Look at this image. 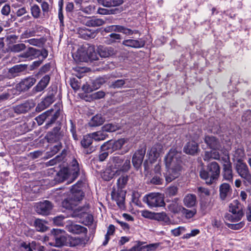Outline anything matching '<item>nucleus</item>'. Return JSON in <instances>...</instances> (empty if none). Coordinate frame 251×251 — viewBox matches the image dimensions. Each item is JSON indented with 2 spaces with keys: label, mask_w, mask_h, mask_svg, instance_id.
I'll return each mask as SVG.
<instances>
[{
  "label": "nucleus",
  "mask_w": 251,
  "mask_h": 251,
  "mask_svg": "<svg viewBox=\"0 0 251 251\" xmlns=\"http://www.w3.org/2000/svg\"><path fill=\"white\" fill-rule=\"evenodd\" d=\"M83 197V192L78 188L77 185H74L71 189V193L69 197L62 201V206L67 209L74 211L72 214V217H82L83 214L86 213L88 210V205L76 207L78 205L79 201L82 200Z\"/></svg>",
  "instance_id": "nucleus-1"
},
{
  "label": "nucleus",
  "mask_w": 251,
  "mask_h": 251,
  "mask_svg": "<svg viewBox=\"0 0 251 251\" xmlns=\"http://www.w3.org/2000/svg\"><path fill=\"white\" fill-rule=\"evenodd\" d=\"M165 161L167 170L164 176L166 182L170 183L180 176L181 161L177 157L176 149H172L165 157Z\"/></svg>",
  "instance_id": "nucleus-2"
},
{
  "label": "nucleus",
  "mask_w": 251,
  "mask_h": 251,
  "mask_svg": "<svg viewBox=\"0 0 251 251\" xmlns=\"http://www.w3.org/2000/svg\"><path fill=\"white\" fill-rule=\"evenodd\" d=\"M220 174V166L216 162L213 161L207 165L206 170L203 169L200 171V176L207 184L210 185L218 179Z\"/></svg>",
  "instance_id": "nucleus-3"
},
{
  "label": "nucleus",
  "mask_w": 251,
  "mask_h": 251,
  "mask_svg": "<svg viewBox=\"0 0 251 251\" xmlns=\"http://www.w3.org/2000/svg\"><path fill=\"white\" fill-rule=\"evenodd\" d=\"M243 207V205L238 201H234L229 206V211L232 214H226L225 216V218L233 223L240 221L244 215Z\"/></svg>",
  "instance_id": "nucleus-4"
},
{
  "label": "nucleus",
  "mask_w": 251,
  "mask_h": 251,
  "mask_svg": "<svg viewBox=\"0 0 251 251\" xmlns=\"http://www.w3.org/2000/svg\"><path fill=\"white\" fill-rule=\"evenodd\" d=\"M223 156L221 157V162L223 164L224 178L232 182L233 174L231 163L230 161L228 152L226 150H223Z\"/></svg>",
  "instance_id": "nucleus-5"
},
{
  "label": "nucleus",
  "mask_w": 251,
  "mask_h": 251,
  "mask_svg": "<svg viewBox=\"0 0 251 251\" xmlns=\"http://www.w3.org/2000/svg\"><path fill=\"white\" fill-rule=\"evenodd\" d=\"M143 201L151 208L161 207L165 204L163 197L159 193H152L146 195Z\"/></svg>",
  "instance_id": "nucleus-6"
},
{
  "label": "nucleus",
  "mask_w": 251,
  "mask_h": 251,
  "mask_svg": "<svg viewBox=\"0 0 251 251\" xmlns=\"http://www.w3.org/2000/svg\"><path fill=\"white\" fill-rule=\"evenodd\" d=\"M236 165V170L238 175L244 179L245 185L251 184V174L248 166L243 162L241 159H238Z\"/></svg>",
  "instance_id": "nucleus-7"
},
{
  "label": "nucleus",
  "mask_w": 251,
  "mask_h": 251,
  "mask_svg": "<svg viewBox=\"0 0 251 251\" xmlns=\"http://www.w3.org/2000/svg\"><path fill=\"white\" fill-rule=\"evenodd\" d=\"M48 55V51L45 49L40 50L32 47H29L25 52L21 54L19 56L22 58L33 59L42 56L43 60L46 58Z\"/></svg>",
  "instance_id": "nucleus-8"
},
{
  "label": "nucleus",
  "mask_w": 251,
  "mask_h": 251,
  "mask_svg": "<svg viewBox=\"0 0 251 251\" xmlns=\"http://www.w3.org/2000/svg\"><path fill=\"white\" fill-rule=\"evenodd\" d=\"M65 231L60 229H56L54 231L53 235V242L49 244L50 246L56 247H61L68 245V238L67 235L64 234Z\"/></svg>",
  "instance_id": "nucleus-9"
},
{
  "label": "nucleus",
  "mask_w": 251,
  "mask_h": 251,
  "mask_svg": "<svg viewBox=\"0 0 251 251\" xmlns=\"http://www.w3.org/2000/svg\"><path fill=\"white\" fill-rule=\"evenodd\" d=\"M126 142L127 140L124 138H121L116 141H109L102 145L100 148L102 151L108 150L113 152L121 149Z\"/></svg>",
  "instance_id": "nucleus-10"
},
{
  "label": "nucleus",
  "mask_w": 251,
  "mask_h": 251,
  "mask_svg": "<svg viewBox=\"0 0 251 251\" xmlns=\"http://www.w3.org/2000/svg\"><path fill=\"white\" fill-rule=\"evenodd\" d=\"M65 229L68 232L76 234H86L87 229L79 225L75 224L71 221H68L65 224Z\"/></svg>",
  "instance_id": "nucleus-11"
},
{
  "label": "nucleus",
  "mask_w": 251,
  "mask_h": 251,
  "mask_svg": "<svg viewBox=\"0 0 251 251\" xmlns=\"http://www.w3.org/2000/svg\"><path fill=\"white\" fill-rule=\"evenodd\" d=\"M146 151V148H143L138 150L133 154L132 158V162L134 167L138 169L142 162Z\"/></svg>",
  "instance_id": "nucleus-12"
},
{
  "label": "nucleus",
  "mask_w": 251,
  "mask_h": 251,
  "mask_svg": "<svg viewBox=\"0 0 251 251\" xmlns=\"http://www.w3.org/2000/svg\"><path fill=\"white\" fill-rule=\"evenodd\" d=\"M93 137L91 134L84 135L81 141V145L85 149L84 153L90 154L96 150V147L91 146L93 142Z\"/></svg>",
  "instance_id": "nucleus-13"
},
{
  "label": "nucleus",
  "mask_w": 251,
  "mask_h": 251,
  "mask_svg": "<svg viewBox=\"0 0 251 251\" xmlns=\"http://www.w3.org/2000/svg\"><path fill=\"white\" fill-rule=\"evenodd\" d=\"M77 53L80 57H88L94 59L93 56L95 55L94 46L88 44H83L81 48L78 49Z\"/></svg>",
  "instance_id": "nucleus-14"
},
{
  "label": "nucleus",
  "mask_w": 251,
  "mask_h": 251,
  "mask_svg": "<svg viewBox=\"0 0 251 251\" xmlns=\"http://www.w3.org/2000/svg\"><path fill=\"white\" fill-rule=\"evenodd\" d=\"M52 205L49 201H44L38 202L35 205L36 211L39 214L47 215L51 210Z\"/></svg>",
  "instance_id": "nucleus-15"
},
{
  "label": "nucleus",
  "mask_w": 251,
  "mask_h": 251,
  "mask_svg": "<svg viewBox=\"0 0 251 251\" xmlns=\"http://www.w3.org/2000/svg\"><path fill=\"white\" fill-rule=\"evenodd\" d=\"M204 142L209 147V148L213 150H219L223 153V150L225 149H222V146L220 141L218 139L213 136H206L204 138Z\"/></svg>",
  "instance_id": "nucleus-16"
},
{
  "label": "nucleus",
  "mask_w": 251,
  "mask_h": 251,
  "mask_svg": "<svg viewBox=\"0 0 251 251\" xmlns=\"http://www.w3.org/2000/svg\"><path fill=\"white\" fill-rule=\"evenodd\" d=\"M36 79L34 77H28L22 80L16 86L19 91H25L31 87L36 82Z\"/></svg>",
  "instance_id": "nucleus-17"
},
{
  "label": "nucleus",
  "mask_w": 251,
  "mask_h": 251,
  "mask_svg": "<svg viewBox=\"0 0 251 251\" xmlns=\"http://www.w3.org/2000/svg\"><path fill=\"white\" fill-rule=\"evenodd\" d=\"M126 193V191L120 189H118L117 192L114 189L111 193L112 199L116 201L117 204L121 208L124 206Z\"/></svg>",
  "instance_id": "nucleus-18"
},
{
  "label": "nucleus",
  "mask_w": 251,
  "mask_h": 251,
  "mask_svg": "<svg viewBox=\"0 0 251 251\" xmlns=\"http://www.w3.org/2000/svg\"><path fill=\"white\" fill-rule=\"evenodd\" d=\"M122 44L126 47L138 49L144 47L145 41L141 38L137 40L126 39L123 41Z\"/></svg>",
  "instance_id": "nucleus-19"
},
{
  "label": "nucleus",
  "mask_w": 251,
  "mask_h": 251,
  "mask_svg": "<svg viewBox=\"0 0 251 251\" xmlns=\"http://www.w3.org/2000/svg\"><path fill=\"white\" fill-rule=\"evenodd\" d=\"M59 130V127H55L53 128L52 131L48 132L46 136L47 141L49 143H54L60 140L62 135Z\"/></svg>",
  "instance_id": "nucleus-20"
},
{
  "label": "nucleus",
  "mask_w": 251,
  "mask_h": 251,
  "mask_svg": "<svg viewBox=\"0 0 251 251\" xmlns=\"http://www.w3.org/2000/svg\"><path fill=\"white\" fill-rule=\"evenodd\" d=\"M220 197L221 199L224 201L226 198L230 195L232 189L230 185L226 183H223L220 185L219 187Z\"/></svg>",
  "instance_id": "nucleus-21"
},
{
  "label": "nucleus",
  "mask_w": 251,
  "mask_h": 251,
  "mask_svg": "<svg viewBox=\"0 0 251 251\" xmlns=\"http://www.w3.org/2000/svg\"><path fill=\"white\" fill-rule=\"evenodd\" d=\"M50 80V77L49 75H45L33 88L34 93H37L43 91L48 85Z\"/></svg>",
  "instance_id": "nucleus-22"
},
{
  "label": "nucleus",
  "mask_w": 251,
  "mask_h": 251,
  "mask_svg": "<svg viewBox=\"0 0 251 251\" xmlns=\"http://www.w3.org/2000/svg\"><path fill=\"white\" fill-rule=\"evenodd\" d=\"M98 52L101 57H108L115 54V50L111 47H106L100 46L98 48Z\"/></svg>",
  "instance_id": "nucleus-23"
},
{
  "label": "nucleus",
  "mask_w": 251,
  "mask_h": 251,
  "mask_svg": "<svg viewBox=\"0 0 251 251\" xmlns=\"http://www.w3.org/2000/svg\"><path fill=\"white\" fill-rule=\"evenodd\" d=\"M217 150H211L210 151H205L203 155V159L205 161H209L211 159L218 160L221 161V157L223 156V153L220 155L219 152Z\"/></svg>",
  "instance_id": "nucleus-24"
},
{
  "label": "nucleus",
  "mask_w": 251,
  "mask_h": 251,
  "mask_svg": "<svg viewBox=\"0 0 251 251\" xmlns=\"http://www.w3.org/2000/svg\"><path fill=\"white\" fill-rule=\"evenodd\" d=\"M197 197L195 194H188L183 200L184 205L188 208H192L197 204Z\"/></svg>",
  "instance_id": "nucleus-25"
},
{
  "label": "nucleus",
  "mask_w": 251,
  "mask_h": 251,
  "mask_svg": "<svg viewBox=\"0 0 251 251\" xmlns=\"http://www.w3.org/2000/svg\"><path fill=\"white\" fill-rule=\"evenodd\" d=\"M105 43L109 45L120 43L122 39L121 34L112 33L105 38Z\"/></svg>",
  "instance_id": "nucleus-26"
},
{
  "label": "nucleus",
  "mask_w": 251,
  "mask_h": 251,
  "mask_svg": "<svg viewBox=\"0 0 251 251\" xmlns=\"http://www.w3.org/2000/svg\"><path fill=\"white\" fill-rule=\"evenodd\" d=\"M183 150L186 153L194 155L198 150V145L195 141H190L184 146Z\"/></svg>",
  "instance_id": "nucleus-27"
},
{
  "label": "nucleus",
  "mask_w": 251,
  "mask_h": 251,
  "mask_svg": "<svg viewBox=\"0 0 251 251\" xmlns=\"http://www.w3.org/2000/svg\"><path fill=\"white\" fill-rule=\"evenodd\" d=\"M105 119L101 114H97L93 116L88 123L90 127H96L100 126L104 122Z\"/></svg>",
  "instance_id": "nucleus-28"
},
{
  "label": "nucleus",
  "mask_w": 251,
  "mask_h": 251,
  "mask_svg": "<svg viewBox=\"0 0 251 251\" xmlns=\"http://www.w3.org/2000/svg\"><path fill=\"white\" fill-rule=\"evenodd\" d=\"M129 176L127 174L122 175L117 181V186L118 189L123 190L126 186L129 180Z\"/></svg>",
  "instance_id": "nucleus-29"
},
{
  "label": "nucleus",
  "mask_w": 251,
  "mask_h": 251,
  "mask_svg": "<svg viewBox=\"0 0 251 251\" xmlns=\"http://www.w3.org/2000/svg\"><path fill=\"white\" fill-rule=\"evenodd\" d=\"M27 65L25 64H19L16 65L9 69L8 72L12 75V76H16L18 75L19 73L25 71L27 68Z\"/></svg>",
  "instance_id": "nucleus-30"
},
{
  "label": "nucleus",
  "mask_w": 251,
  "mask_h": 251,
  "mask_svg": "<svg viewBox=\"0 0 251 251\" xmlns=\"http://www.w3.org/2000/svg\"><path fill=\"white\" fill-rule=\"evenodd\" d=\"M162 147L160 144L154 145L149 151V155L153 159L157 158L162 151Z\"/></svg>",
  "instance_id": "nucleus-31"
},
{
  "label": "nucleus",
  "mask_w": 251,
  "mask_h": 251,
  "mask_svg": "<svg viewBox=\"0 0 251 251\" xmlns=\"http://www.w3.org/2000/svg\"><path fill=\"white\" fill-rule=\"evenodd\" d=\"M99 3L105 7L119 6L123 3V0H98Z\"/></svg>",
  "instance_id": "nucleus-32"
},
{
  "label": "nucleus",
  "mask_w": 251,
  "mask_h": 251,
  "mask_svg": "<svg viewBox=\"0 0 251 251\" xmlns=\"http://www.w3.org/2000/svg\"><path fill=\"white\" fill-rule=\"evenodd\" d=\"M120 170H114L112 169H107L103 172L102 178L106 181H109L112 179L115 175H119Z\"/></svg>",
  "instance_id": "nucleus-33"
},
{
  "label": "nucleus",
  "mask_w": 251,
  "mask_h": 251,
  "mask_svg": "<svg viewBox=\"0 0 251 251\" xmlns=\"http://www.w3.org/2000/svg\"><path fill=\"white\" fill-rule=\"evenodd\" d=\"M178 199L176 198L167 205L169 211L174 213H178L181 210V207L177 203Z\"/></svg>",
  "instance_id": "nucleus-34"
},
{
  "label": "nucleus",
  "mask_w": 251,
  "mask_h": 251,
  "mask_svg": "<svg viewBox=\"0 0 251 251\" xmlns=\"http://www.w3.org/2000/svg\"><path fill=\"white\" fill-rule=\"evenodd\" d=\"M153 219L158 221H162L166 225H170L171 224L170 218L165 212L154 213Z\"/></svg>",
  "instance_id": "nucleus-35"
},
{
  "label": "nucleus",
  "mask_w": 251,
  "mask_h": 251,
  "mask_svg": "<svg viewBox=\"0 0 251 251\" xmlns=\"http://www.w3.org/2000/svg\"><path fill=\"white\" fill-rule=\"evenodd\" d=\"M110 161L113 169L119 170L124 162V158L118 156H113L110 158Z\"/></svg>",
  "instance_id": "nucleus-36"
},
{
  "label": "nucleus",
  "mask_w": 251,
  "mask_h": 251,
  "mask_svg": "<svg viewBox=\"0 0 251 251\" xmlns=\"http://www.w3.org/2000/svg\"><path fill=\"white\" fill-rule=\"evenodd\" d=\"M46 223L40 219H37L35 220L34 226L37 231L39 232H45L48 230V227L46 226Z\"/></svg>",
  "instance_id": "nucleus-37"
},
{
  "label": "nucleus",
  "mask_w": 251,
  "mask_h": 251,
  "mask_svg": "<svg viewBox=\"0 0 251 251\" xmlns=\"http://www.w3.org/2000/svg\"><path fill=\"white\" fill-rule=\"evenodd\" d=\"M54 101L53 96H49L47 97L42 101H41L37 106V108L43 110L48 107Z\"/></svg>",
  "instance_id": "nucleus-38"
},
{
  "label": "nucleus",
  "mask_w": 251,
  "mask_h": 251,
  "mask_svg": "<svg viewBox=\"0 0 251 251\" xmlns=\"http://www.w3.org/2000/svg\"><path fill=\"white\" fill-rule=\"evenodd\" d=\"M103 82V79H100L96 80L95 83H97L98 84V85L96 86V87L92 88V86H91L90 85H89L88 83H86L83 85L82 87V90L86 93H89L92 92L93 90L97 89L100 87V85H101Z\"/></svg>",
  "instance_id": "nucleus-39"
},
{
  "label": "nucleus",
  "mask_w": 251,
  "mask_h": 251,
  "mask_svg": "<svg viewBox=\"0 0 251 251\" xmlns=\"http://www.w3.org/2000/svg\"><path fill=\"white\" fill-rule=\"evenodd\" d=\"M104 22L101 19L93 18L87 20L85 25L87 26H99L102 25Z\"/></svg>",
  "instance_id": "nucleus-40"
},
{
  "label": "nucleus",
  "mask_w": 251,
  "mask_h": 251,
  "mask_svg": "<svg viewBox=\"0 0 251 251\" xmlns=\"http://www.w3.org/2000/svg\"><path fill=\"white\" fill-rule=\"evenodd\" d=\"M93 139L96 141H100L105 140L108 135L102 129L101 130L91 133Z\"/></svg>",
  "instance_id": "nucleus-41"
},
{
  "label": "nucleus",
  "mask_w": 251,
  "mask_h": 251,
  "mask_svg": "<svg viewBox=\"0 0 251 251\" xmlns=\"http://www.w3.org/2000/svg\"><path fill=\"white\" fill-rule=\"evenodd\" d=\"M69 171L68 168H64L61 169L57 173L58 180L63 181L69 177Z\"/></svg>",
  "instance_id": "nucleus-42"
},
{
  "label": "nucleus",
  "mask_w": 251,
  "mask_h": 251,
  "mask_svg": "<svg viewBox=\"0 0 251 251\" xmlns=\"http://www.w3.org/2000/svg\"><path fill=\"white\" fill-rule=\"evenodd\" d=\"M181 212L186 219H190L196 214L197 210L195 208L188 209L185 207H182Z\"/></svg>",
  "instance_id": "nucleus-43"
},
{
  "label": "nucleus",
  "mask_w": 251,
  "mask_h": 251,
  "mask_svg": "<svg viewBox=\"0 0 251 251\" xmlns=\"http://www.w3.org/2000/svg\"><path fill=\"white\" fill-rule=\"evenodd\" d=\"M102 129L104 132H112L119 129V126L116 124H107L102 127Z\"/></svg>",
  "instance_id": "nucleus-44"
},
{
  "label": "nucleus",
  "mask_w": 251,
  "mask_h": 251,
  "mask_svg": "<svg viewBox=\"0 0 251 251\" xmlns=\"http://www.w3.org/2000/svg\"><path fill=\"white\" fill-rule=\"evenodd\" d=\"M36 246V243L35 242H32L29 244L23 242L20 245L21 250V251H33L32 249H35Z\"/></svg>",
  "instance_id": "nucleus-45"
},
{
  "label": "nucleus",
  "mask_w": 251,
  "mask_h": 251,
  "mask_svg": "<svg viewBox=\"0 0 251 251\" xmlns=\"http://www.w3.org/2000/svg\"><path fill=\"white\" fill-rule=\"evenodd\" d=\"M30 12L32 17L35 19L39 18L41 14L40 8L37 4H33L31 6Z\"/></svg>",
  "instance_id": "nucleus-46"
},
{
  "label": "nucleus",
  "mask_w": 251,
  "mask_h": 251,
  "mask_svg": "<svg viewBox=\"0 0 251 251\" xmlns=\"http://www.w3.org/2000/svg\"><path fill=\"white\" fill-rule=\"evenodd\" d=\"M97 12L99 14L101 15H110L117 14L119 12V11L117 8L106 9L103 8H99L98 9Z\"/></svg>",
  "instance_id": "nucleus-47"
},
{
  "label": "nucleus",
  "mask_w": 251,
  "mask_h": 251,
  "mask_svg": "<svg viewBox=\"0 0 251 251\" xmlns=\"http://www.w3.org/2000/svg\"><path fill=\"white\" fill-rule=\"evenodd\" d=\"M25 42L26 43H28L30 45L36 46L38 47H40L44 44L43 40L42 38H31L25 40Z\"/></svg>",
  "instance_id": "nucleus-48"
},
{
  "label": "nucleus",
  "mask_w": 251,
  "mask_h": 251,
  "mask_svg": "<svg viewBox=\"0 0 251 251\" xmlns=\"http://www.w3.org/2000/svg\"><path fill=\"white\" fill-rule=\"evenodd\" d=\"M178 192V188L176 186H171L168 187L165 191L167 196L173 197L176 195Z\"/></svg>",
  "instance_id": "nucleus-49"
},
{
  "label": "nucleus",
  "mask_w": 251,
  "mask_h": 251,
  "mask_svg": "<svg viewBox=\"0 0 251 251\" xmlns=\"http://www.w3.org/2000/svg\"><path fill=\"white\" fill-rule=\"evenodd\" d=\"M26 48L25 44L19 43L13 45L11 47V50L14 52H19L24 50Z\"/></svg>",
  "instance_id": "nucleus-50"
},
{
  "label": "nucleus",
  "mask_w": 251,
  "mask_h": 251,
  "mask_svg": "<svg viewBox=\"0 0 251 251\" xmlns=\"http://www.w3.org/2000/svg\"><path fill=\"white\" fill-rule=\"evenodd\" d=\"M53 110H51L50 111H48L46 113H43L39 116L36 118V120L38 123L39 125H42L44 121L47 119L48 116H50L49 113H51L53 112Z\"/></svg>",
  "instance_id": "nucleus-51"
},
{
  "label": "nucleus",
  "mask_w": 251,
  "mask_h": 251,
  "mask_svg": "<svg viewBox=\"0 0 251 251\" xmlns=\"http://www.w3.org/2000/svg\"><path fill=\"white\" fill-rule=\"evenodd\" d=\"M79 32L82 33V37L85 39L91 38H93L95 36V32H91L87 28L81 29L79 30Z\"/></svg>",
  "instance_id": "nucleus-52"
},
{
  "label": "nucleus",
  "mask_w": 251,
  "mask_h": 251,
  "mask_svg": "<svg viewBox=\"0 0 251 251\" xmlns=\"http://www.w3.org/2000/svg\"><path fill=\"white\" fill-rule=\"evenodd\" d=\"M125 84V79H118L113 82H112L110 85V87L112 88H120L124 85Z\"/></svg>",
  "instance_id": "nucleus-53"
},
{
  "label": "nucleus",
  "mask_w": 251,
  "mask_h": 251,
  "mask_svg": "<svg viewBox=\"0 0 251 251\" xmlns=\"http://www.w3.org/2000/svg\"><path fill=\"white\" fill-rule=\"evenodd\" d=\"M201 208L205 212L209 211L211 208L210 201L208 200L202 201L201 202Z\"/></svg>",
  "instance_id": "nucleus-54"
},
{
  "label": "nucleus",
  "mask_w": 251,
  "mask_h": 251,
  "mask_svg": "<svg viewBox=\"0 0 251 251\" xmlns=\"http://www.w3.org/2000/svg\"><path fill=\"white\" fill-rule=\"evenodd\" d=\"M62 144L61 143H57L56 145L53 146L51 149L50 151L48 153V156L51 157L55 154L62 148Z\"/></svg>",
  "instance_id": "nucleus-55"
},
{
  "label": "nucleus",
  "mask_w": 251,
  "mask_h": 251,
  "mask_svg": "<svg viewBox=\"0 0 251 251\" xmlns=\"http://www.w3.org/2000/svg\"><path fill=\"white\" fill-rule=\"evenodd\" d=\"M11 7L8 4H4L0 10V13L3 17H8L10 14Z\"/></svg>",
  "instance_id": "nucleus-56"
},
{
  "label": "nucleus",
  "mask_w": 251,
  "mask_h": 251,
  "mask_svg": "<svg viewBox=\"0 0 251 251\" xmlns=\"http://www.w3.org/2000/svg\"><path fill=\"white\" fill-rule=\"evenodd\" d=\"M228 228L233 230H239L245 226L244 222L242 221L237 224H227Z\"/></svg>",
  "instance_id": "nucleus-57"
},
{
  "label": "nucleus",
  "mask_w": 251,
  "mask_h": 251,
  "mask_svg": "<svg viewBox=\"0 0 251 251\" xmlns=\"http://www.w3.org/2000/svg\"><path fill=\"white\" fill-rule=\"evenodd\" d=\"M28 110V107L26 103L17 105L15 108V111L17 113H25Z\"/></svg>",
  "instance_id": "nucleus-58"
},
{
  "label": "nucleus",
  "mask_w": 251,
  "mask_h": 251,
  "mask_svg": "<svg viewBox=\"0 0 251 251\" xmlns=\"http://www.w3.org/2000/svg\"><path fill=\"white\" fill-rule=\"evenodd\" d=\"M64 219L65 217L63 216L55 217L53 219V223L57 226H63L64 223Z\"/></svg>",
  "instance_id": "nucleus-59"
},
{
  "label": "nucleus",
  "mask_w": 251,
  "mask_h": 251,
  "mask_svg": "<svg viewBox=\"0 0 251 251\" xmlns=\"http://www.w3.org/2000/svg\"><path fill=\"white\" fill-rule=\"evenodd\" d=\"M130 168V159H126L125 162L122 165L121 168L118 170H120L123 172H127L128 171Z\"/></svg>",
  "instance_id": "nucleus-60"
},
{
  "label": "nucleus",
  "mask_w": 251,
  "mask_h": 251,
  "mask_svg": "<svg viewBox=\"0 0 251 251\" xmlns=\"http://www.w3.org/2000/svg\"><path fill=\"white\" fill-rule=\"evenodd\" d=\"M69 244L70 246L74 247L78 245L81 243V239L79 238L72 237L69 238Z\"/></svg>",
  "instance_id": "nucleus-61"
},
{
  "label": "nucleus",
  "mask_w": 251,
  "mask_h": 251,
  "mask_svg": "<svg viewBox=\"0 0 251 251\" xmlns=\"http://www.w3.org/2000/svg\"><path fill=\"white\" fill-rule=\"evenodd\" d=\"M30 19H31V17L29 15H27L20 18L18 22L20 23H24L26 26H28L29 25L31 24L32 22L31 21H29L27 23V22L30 20Z\"/></svg>",
  "instance_id": "nucleus-62"
},
{
  "label": "nucleus",
  "mask_w": 251,
  "mask_h": 251,
  "mask_svg": "<svg viewBox=\"0 0 251 251\" xmlns=\"http://www.w3.org/2000/svg\"><path fill=\"white\" fill-rule=\"evenodd\" d=\"M27 13V10L25 6L19 8L16 12V15L18 17H22Z\"/></svg>",
  "instance_id": "nucleus-63"
},
{
  "label": "nucleus",
  "mask_w": 251,
  "mask_h": 251,
  "mask_svg": "<svg viewBox=\"0 0 251 251\" xmlns=\"http://www.w3.org/2000/svg\"><path fill=\"white\" fill-rule=\"evenodd\" d=\"M159 246L158 243L151 244L145 246H143V249H147V251H154Z\"/></svg>",
  "instance_id": "nucleus-64"
}]
</instances>
